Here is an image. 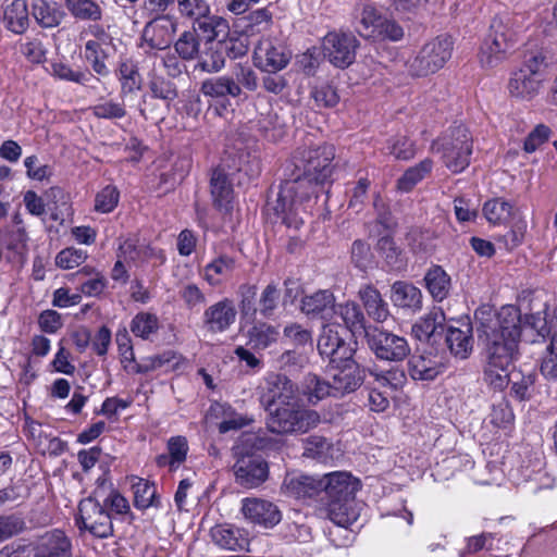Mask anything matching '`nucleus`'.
<instances>
[{
  "label": "nucleus",
  "mask_w": 557,
  "mask_h": 557,
  "mask_svg": "<svg viewBox=\"0 0 557 557\" xmlns=\"http://www.w3.org/2000/svg\"><path fill=\"white\" fill-rule=\"evenodd\" d=\"M335 148L329 144L297 150L296 168L302 173L285 181L275 205L276 213L288 228L298 231L315 203L318 186L327 183L333 174Z\"/></svg>",
  "instance_id": "f03ea898"
},
{
  "label": "nucleus",
  "mask_w": 557,
  "mask_h": 557,
  "mask_svg": "<svg viewBox=\"0 0 557 557\" xmlns=\"http://www.w3.org/2000/svg\"><path fill=\"white\" fill-rule=\"evenodd\" d=\"M454 49L449 36H437L425 42L419 51L409 59L407 66L411 76L424 77L440 71L450 59Z\"/></svg>",
  "instance_id": "39448f33"
},
{
  "label": "nucleus",
  "mask_w": 557,
  "mask_h": 557,
  "mask_svg": "<svg viewBox=\"0 0 557 557\" xmlns=\"http://www.w3.org/2000/svg\"><path fill=\"white\" fill-rule=\"evenodd\" d=\"M300 392L311 405H317L324 398L332 397L331 383L313 373L304 376Z\"/></svg>",
  "instance_id": "58836bf2"
},
{
  "label": "nucleus",
  "mask_w": 557,
  "mask_h": 557,
  "mask_svg": "<svg viewBox=\"0 0 557 557\" xmlns=\"http://www.w3.org/2000/svg\"><path fill=\"white\" fill-rule=\"evenodd\" d=\"M367 371L371 376H373L374 383H376L379 387H387L392 391L401 387L407 381L405 372L397 368H393L387 371H379L376 368H368Z\"/></svg>",
  "instance_id": "de8ad7c7"
},
{
  "label": "nucleus",
  "mask_w": 557,
  "mask_h": 557,
  "mask_svg": "<svg viewBox=\"0 0 557 557\" xmlns=\"http://www.w3.org/2000/svg\"><path fill=\"white\" fill-rule=\"evenodd\" d=\"M358 47V39L350 33L331 32L323 38L325 58L339 69L352 64Z\"/></svg>",
  "instance_id": "1a4fd4ad"
},
{
  "label": "nucleus",
  "mask_w": 557,
  "mask_h": 557,
  "mask_svg": "<svg viewBox=\"0 0 557 557\" xmlns=\"http://www.w3.org/2000/svg\"><path fill=\"white\" fill-rule=\"evenodd\" d=\"M234 82L238 84V87L248 91H255L258 88V76L255 70L247 64L237 63L233 67L231 75Z\"/></svg>",
  "instance_id": "5fc2aeb1"
},
{
  "label": "nucleus",
  "mask_w": 557,
  "mask_h": 557,
  "mask_svg": "<svg viewBox=\"0 0 557 557\" xmlns=\"http://www.w3.org/2000/svg\"><path fill=\"white\" fill-rule=\"evenodd\" d=\"M281 298V292L276 283H269L258 300V311L264 318H270L274 314Z\"/></svg>",
  "instance_id": "864d4df0"
},
{
  "label": "nucleus",
  "mask_w": 557,
  "mask_h": 557,
  "mask_svg": "<svg viewBox=\"0 0 557 557\" xmlns=\"http://www.w3.org/2000/svg\"><path fill=\"white\" fill-rule=\"evenodd\" d=\"M119 76L123 94L140 89L141 77L136 64L132 61L125 60L120 63Z\"/></svg>",
  "instance_id": "603ef678"
},
{
  "label": "nucleus",
  "mask_w": 557,
  "mask_h": 557,
  "mask_svg": "<svg viewBox=\"0 0 557 557\" xmlns=\"http://www.w3.org/2000/svg\"><path fill=\"white\" fill-rule=\"evenodd\" d=\"M51 74L59 79L73 82L81 85L88 84L92 78L90 73L73 71L70 65L63 62H53L51 64Z\"/></svg>",
  "instance_id": "13d9d810"
},
{
  "label": "nucleus",
  "mask_w": 557,
  "mask_h": 557,
  "mask_svg": "<svg viewBox=\"0 0 557 557\" xmlns=\"http://www.w3.org/2000/svg\"><path fill=\"white\" fill-rule=\"evenodd\" d=\"M91 110L95 116L106 120H119L126 115L125 106L112 99L95 104Z\"/></svg>",
  "instance_id": "680f3d73"
},
{
  "label": "nucleus",
  "mask_w": 557,
  "mask_h": 557,
  "mask_svg": "<svg viewBox=\"0 0 557 557\" xmlns=\"http://www.w3.org/2000/svg\"><path fill=\"white\" fill-rule=\"evenodd\" d=\"M32 15L44 28L59 26L65 16L57 2L47 0H34L32 3Z\"/></svg>",
  "instance_id": "e433bc0d"
},
{
  "label": "nucleus",
  "mask_w": 557,
  "mask_h": 557,
  "mask_svg": "<svg viewBox=\"0 0 557 557\" xmlns=\"http://www.w3.org/2000/svg\"><path fill=\"white\" fill-rule=\"evenodd\" d=\"M148 89L152 98L163 100L168 104L178 95L176 85L172 81L156 73L149 77Z\"/></svg>",
  "instance_id": "37998d69"
},
{
  "label": "nucleus",
  "mask_w": 557,
  "mask_h": 557,
  "mask_svg": "<svg viewBox=\"0 0 557 557\" xmlns=\"http://www.w3.org/2000/svg\"><path fill=\"white\" fill-rule=\"evenodd\" d=\"M160 324L156 314L150 312H138L131 321V332L141 339L148 341L152 335L157 334Z\"/></svg>",
  "instance_id": "79ce46f5"
},
{
  "label": "nucleus",
  "mask_w": 557,
  "mask_h": 557,
  "mask_svg": "<svg viewBox=\"0 0 557 557\" xmlns=\"http://www.w3.org/2000/svg\"><path fill=\"white\" fill-rule=\"evenodd\" d=\"M488 419L493 425L499 429H506L511 425L515 416L508 400L502 397L499 400L493 403Z\"/></svg>",
  "instance_id": "4d7b16f0"
},
{
  "label": "nucleus",
  "mask_w": 557,
  "mask_h": 557,
  "mask_svg": "<svg viewBox=\"0 0 557 557\" xmlns=\"http://www.w3.org/2000/svg\"><path fill=\"white\" fill-rule=\"evenodd\" d=\"M35 557H72V542L59 529L46 532L37 542Z\"/></svg>",
  "instance_id": "aec40b11"
},
{
  "label": "nucleus",
  "mask_w": 557,
  "mask_h": 557,
  "mask_svg": "<svg viewBox=\"0 0 557 557\" xmlns=\"http://www.w3.org/2000/svg\"><path fill=\"white\" fill-rule=\"evenodd\" d=\"M524 323L532 330L536 331L537 335L542 338L546 336L553 337L557 332V307L554 309L550 320H547L546 310L532 313L524 317Z\"/></svg>",
  "instance_id": "c03bdc74"
},
{
  "label": "nucleus",
  "mask_w": 557,
  "mask_h": 557,
  "mask_svg": "<svg viewBox=\"0 0 557 557\" xmlns=\"http://www.w3.org/2000/svg\"><path fill=\"white\" fill-rule=\"evenodd\" d=\"M242 510L247 519L264 528H273L282 520L277 506L264 499L246 498Z\"/></svg>",
  "instance_id": "a211bd4d"
},
{
  "label": "nucleus",
  "mask_w": 557,
  "mask_h": 557,
  "mask_svg": "<svg viewBox=\"0 0 557 557\" xmlns=\"http://www.w3.org/2000/svg\"><path fill=\"white\" fill-rule=\"evenodd\" d=\"M120 193L115 186L108 185L96 196L95 209L101 213H109L117 206Z\"/></svg>",
  "instance_id": "0e129e2a"
},
{
  "label": "nucleus",
  "mask_w": 557,
  "mask_h": 557,
  "mask_svg": "<svg viewBox=\"0 0 557 557\" xmlns=\"http://www.w3.org/2000/svg\"><path fill=\"white\" fill-rule=\"evenodd\" d=\"M433 162L424 159L419 164L408 169L398 180L397 187L401 191H410L432 170Z\"/></svg>",
  "instance_id": "09e8293b"
},
{
  "label": "nucleus",
  "mask_w": 557,
  "mask_h": 557,
  "mask_svg": "<svg viewBox=\"0 0 557 557\" xmlns=\"http://www.w3.org/2000/svg\"><path fill=\"white\" fill-rule=\"evenodd\" d=\"M200 92L207 98L221 101L220 108H216L220 115L222 111L227 110L230 106L226 99L227 96L232 98L242 97V88L238 87V84L234 82L230 75L206 78L200 85Z\"/></svg>",
  "instance_id": "2eb2a0df"
},
{
  "label": "nucleus",
  "mask_w": 557,
  "mask_h": 557,
  "mask_svg": "<svg viewBox=\"0 0 557 557\" xmlns=\"http://www.w3.org/2000/svg\"><path fill=\"white\" fill-rule=\"evenodd\" d=\"M321 481V497L326 504L333 500H343L355 497L359 488V481L356 480L350 473L345 471H335L323 476Z\"/></svg>",
  "instance_id": "ddd939ff"
},
{
  "label": "nucleus",
  "mask_w": 557,
  "mask_h": 557,
  "mask_svg": "<svg viewBox=\"0 0 557 557\" xmlns=\"http://www.w3.org/2000/svg\"><path fill=\"white\" fill-rule=\"evenodd\" d=\"M446 343L450 352L460 359H466L472 351V329L470 324L462 327L449 326L446 335Z\"/></svg>",
  "instance_id": "473e14b6"
},
{
  "label": "nucleus",
  "mask_w": 557,
  "mask_h": 557,
  "mask_svg": "<svg viewBox=\"0 0 557 557\" xmlns=\"http://www.w3.org/2000/svg\"><path fill=\"white\" fill-rule=\"evenodd\" d=\"M75 523L81 531H86L95 537L107 539L113 534L111 513L101 500L84 498L78 504Z\"/></svg>",
  "instance_id": "0eeeda50"
},
{
  "label": "nucleus",
  "mask_w": 557,
  "mask_h": 557,
  "mask_svg": "<svg viewBox=\"0 0 557 557\" xmlns=\"http://www.w3.org/2000/svg\"><path fill=\"white\" fill-rule=\"evenodd\" d=\"M339 325L325 324L318 338V350L322 358L329 359L331 366L349 362L354 348L338 333Z\"/></svg>",
  "instance_id": "9b49d317"
},
{
  "label": "nucleus",
  "mask_w": 557,
  "mask_h": 557,
  "mask_svg": "<svg viewBox=\"0 0 557 557\" xmlns=\"http://www.w3.org/2000/svg\"><path fill=\"white\" fill-rule=\"evenodd\" d=\"M70 280L76 282L81 294L88 297L99 296L107 285L104 277L91 267H84L72 273Z\"/></svg>",
  "instance_id": "2f4dec72"
},
{
  "label": "nucleus",
  "mask_w": 557,
  "mask_h": 557,
  "mask_svg": "<svg viewBox=\"0 0 557 557\" xmlns=\"http://www.w3.org/2000/svg\"><path fill=\"white\" fill-rule=\"evenodd\" d=\"M541 373L550 381L557 380V332L550 338L549 345L546 347V354L541 362Z\"/></svg>",
  "instance_id": "052dcab7"
},
{
  "label": "nucleus",
  "mask_w": 557,
  "mask_h": 557,
  "mask_svg": "<svg viewBox=\"0 0 557 557\" xmlns=\"http://www.w3.org/2000/svg\"><path fill=\"white\" fill-rule=\"evenodd\" d=\"M483 212L490 223L504 224L512 215V205L503 198H494L484 203Z\"/></svg>",
  "instance_id": "49530a36"
},
{
  "label": "nucleus",
  "mask_w": 557,
  "mask_h": 557,
  "mask_svg": "<svg viewBox=\"0 0 557 557\" xmlns=\"http://www.w3.org/2000/svg\"><path fill=\"white\" fill-rule=\"evenodd\" d=\"M445 320L443 310L433 308L412 325V335L420 342H426L432 335L444 330Z\"/></svg>",
  "instance_id": "c9c22d12"
},
{
  "label": "nucleus",
  "mask_w": 557,
  "mask_h": 557,
  "mask_svg": "<svg viewBox=\"0 0 557 557\" xmlns=\"http://www.w3.org/2000/svg\"><path fill=\"white\" fill-rule=\"evenodd\" d=\"M282 491L287 496L306 499L321 495L320 476L306 474H286L282 484Z\"/></svg>",
  "instance_id": "412c9836"
},
{
  "label": "nucleus",
  "mask_w": 557,
  "mask_h": 557,
  "mask_svg": "<svg viewBox=\"0 0 557 557\" xmlns=\"http://www.w3.org/2000/svg\"><path fill=\"white\" fill-rule=\"evenodd\" d=\"M177 30V22L169 15H160L149 21L143 28L140 47L149 50H165L173 41Z\"/></svg>",
  "instance_id": "9d476101"
},
{
  "label": "nucleus",
  "mask_w": 557,
  "mask_h": 557,
  "mask_svg": "<svg viewBox=\"0 0 557 557\" xmlns=\"http://www.w3.org/2000/svg\"><path fill=\"white\" fill-rule=\"evenodd\" d=\"M236 269V259L222 253L207 263L202 270V278L211 286L218 287L228 281Z\"/></svg>",
  "instance_id": "4be33fe9"
},
{
  "label": "nucleus",
  "mask_w": 557,
  "mask_h": 557,
  "mask_svg": "<svg viewBox=\"0 0 557 557\" xmlns=\"http://www.w3.org/2000/svg\"><path fill=\"white\" fill-rule=\"evenodd\" d=\"M290 54L280 42L271 39H261L253 50L255 65L263 72L277 73L285 69Z\"/></svg>",
  "instance_id": "f8f14e48"
},
{
  "label": "nucleus",
  "mask_w": 557,
  "mask_h": 557,
  "mask_svg": "<svg viewBox=\"0 0 557 557\" xmlns=\"http://www.w3.org/2000/svg\"><path fill=\"white\" fill-rule=\"evenodd\" d=\"M237 310L230 298H223L209 307L202 314L203 327L212 334L227 331L236 321Z\"/></svg>",
  "instance_id": "4468645a"
},
{
  "label": "nucleus",
  "mask_w": 557,
  "mask_h": 557,
  "mask_svg": "<svg viewBox=\"0 0 557 557\" xmlns=\"http://www.w3.org/2000/svg\"><path fill=\"white\" fill-rule=\"evenodd\" d=\"M300 310L312 319L330 320L335 314V297L329 289H321L301 299Z\"/></svg>",
  "instance_id": "6ab92c4d"
},
{
  "label": "nucleus",
  "mask_w": 557,
  "mask_h": 557,
  "mask_svg": "<svg viewBox=\"0 0 557 557\" xmlns=\"http://www.w3.org/2000/svg\"><path fill=\"white\" fill-rule=\"evenodd\" d=\"M236 482L247 488L257 487L268 479V463L260 456H245L234 465Z\"/></svg>",
  "instance_id": "dca6fc26"
},
{
  "label": "nucleus",
  "mask_w": 557,
  "mask_h": 557,
  "mask_svg": "<svg viewBox=\"0 0 557 557\" xmlns=\"http://www.w3.org/2000/svg\"><path fill=\"white\" fill-rule=\"evenodd\" d=\"M299 387L285 374L269 373L258 387L259 401L264 410L292 405L298 400Z\"/></svg>",
  "instance_id": "423d86ee"
},
{
  "label": "nucleus",
  "mask_w": 557,
  "mask_h": 557,
  "mask_svg": "<svg viewBox=\"0 0 557 557\" xmlns=\"http://www.w3.org/2000/svg\"><path fill=\"white\" fill-rule=\"evenodd\" d=\"M366 335L370 349L381 360L403 361L410 354V347L405 337L384 329L369 327Z\"/></svg>",
  "instance_id": "6e6552de"
},
{
  "label": "nucleus",
  "mask_w": 557,
  "mask_h": 557,
  "mask_svg": "<svg viewBox=\"0 0 557 557\" xmlns=\"http://www.w3.org/2000/svg\"><path fill=\"white\" fill-rule=\"evenodd\" d=\"M542 83L543 77L528 75L518 70L509 79L508 90L512 97L530 100L539 94Z\"/></svg>",
  "instance_id": "c85d7f7f"
},
{
  "label": "nucleus",
  "mask_w": 557,
  "mask_h": 557,
  "mask_svg": "<svg viewBox=\"0 0 557 557\" xmlns=\"http://www.w3.org/2000/svg\"><path fill=\"white\" fill-rule=\"evenodd\" d=\"M211 195L213 203L219 210L230 211L232 209L233 188L222 170H214L211 176Z\"/></svg>",
  "instance_id": "4c0bfd02"
},
{
  "label": "nucleus",
  "mask_w": 557,
  "mask_h": 557,
  "mask_svg": "<svg viewBox=\"0 0 557 557\" xmlns=\"http://www.w3.org/2000/svg\"><path fill=\"white\" fill-rule=\"evenodd\" d=\"M335 313L339 314L349 331L357 332L364 329V315L356 302L338 305Z\"/></svg>",
  "instance_id": "8fccbe9b"
},
{
  "label": "nucleus",
  "mask_w": 557,
  "mask_h": 557,
  "mask_svg": "<svg viewBox=\"0 0 557 557\" xmlns=\"http://www.w3.org/2000/svg\"><path fill=\"white\" fill-rule=\"evenodd\" d=\"M265 412L267 429L277 435L305 434L321 421V417L315 410L306 408L298 400L292 405L265 410Z\"/></svg>",
  "instance_id": "7ed1b4c3"
},
{
  "label": "nucleus",
  "mask_w": 557,
  "mask_h": 557,
  "mask_svg": "<svg viewBox=\"0 0 557 557\" xmlns=\"http://www.w3.org/2000/svg\"><path fill=\"white\" fill-rule=\"evenodd\" d=\"M519 322V312L509 307L504 308L491 324L483 325V380L495 391L505 389L511 382V394L525 400L531 397L535 375L512 372L521 334Z\"/></svg>",
  "instance_id": "f257e3e1"
},
{
  "label": "nucleus",
  "mask_w": 557,
  "mask_h": 557,
  "mask_svg": "<svg viewBox=\"0 0 557 557\" xmlns=\"http://www.w3.org/2000/svg\"><path fill=\"white\" fill-rule=\"evenodd\" d=\"M176 2L180 14L195 22L210 13V5L206 0H176Z\"/></svg>",
  "instance_id": "e2e57ef3"
},
{
  "label": "nucleus",
  "mask_w": 557,
  "mask_h": 557,
  "mask_svg": "<svg viewBox=\"0 0 557 557\" xmlns=\"http://www.w3.org/2000/svg\"><path fill=\"white\" fill-rule=\"evenodd\" d=\"M304 456L327 465L338 459L341 453L327 438L311 435L304 441Z\"/></svg>",
  "instance_id": "bb28decb"
},
{
  "label": "nucleus",
  "mask_w": 557,
  "mask_h": 557,
  "mask_svg": "<svg viewBox=\"0 0 557 557\" xmlns=\"http://www.w3.org/2000/svg\"><path fill=\"white\" fill-rule=\"evenodd\" d=\"M329 519L336 525L348 528L354 524L360 516V505L355 497L333 500L326 504Z\"/></svg>",
  "instance_id": "a878e982"
},
{
  "label": "nucleus",
  "mask_w": 557,
  "mask_h": 557,
  "mask_svg": "<svg viewBox=\"0 0 557 557\" xmlns=\"http://www.w3.org/2000/svg\"><path fill=\"white\" fill-rule=\"evenodd\" d=\"M225 60L223 41L205 44L203 50L199 53L196 69L209 74L218 73L225 66Z\"/></svg>",
  "instance_id": "f704fd0d"
},
{
  "label": "nucleus",
  "mask_w": 557,
  "mask_h": 557,
  "mask_svg": "<svg viewBox=\"0 0 557 557\" xmlns=\"http://www.w3.org/2000/svg\"><path fill=\"white\" fill-rule=\"evenodd\" d=\"M425 287L436 301L444 300L450 290V277L440 265L428 270L424 276Z\"/></svg>",
  "instance_id": "ea45409f"
},
{
  "label": "nucleus",
  "mask_w": 557,
  "mask_h": 557,
  "mask_svg": "<svg viewBox=\"0 0 557 557\" xmlns=\"http://www.w3.org/2000/svg\"><path fill=\"white\" fill-rule=\"evenodd\" d=\"M359 298L368 315L376 322H384L389 317L388 304L383 299L381 293L372 285L360 287Z\"/></svg>",
  "instance_id": "cd10ccee"
},
{
  "label": "nucleus",
  "mask_w": 557,
  "mask_h": 557,
  "mask_svg": "<svg viewBox=\"0 0 557 557\" xmlns=\"http://www.w3.org/2000/svg\"><path fill=\"white\" fill-rule=\"evenodd\" d=\"M432 149L442 154L443 162L450 172L461 173L470 164L472 136L466 126L457 125L435 140Z\"/></svg>",
  "instance_id": "20e7f679"
},
{
  "label": "nucleus",
  "mask_w": 557,
  "mask_h": 557,
  "mask_svg": "<svg viewBox=\"0 0 557 557\" xmlns=\"http://www.w3.org/2000/svg\"><path fill=\"white\" fill-rule=\"evenodd\" d=\"M25 528V521L18 515L0 516V543L20 534Z\"/></svg>",
  "instance_id": "69168bd1"
},
{
  "label": "nucleus",
  "mask_w": 557,
  "mask_h": 557,
  "mask_svg": "<svg viewBox=\"0 0 557 557\" xmlns=\"http://www.w3.org/2000/svg\"><path fill=\"white\" fill-rule=\"evenodd\" d=\"M195 33L198 30L205 38V44L213 41H223L227 37L230 26L225 18L207 13L198 21L194 22Z\"/></svg>",
  "instance_id": "c756f323"
},
{
  "label": "nucleus",
  "mask_w": 557,
  "mask_h": 557,
  "mask_svg": "<svg viewBox=\"0 0 557 557\" xmlns=\"http://www.w3.org/2000/svg\"><path fill=\"white\" fill-rule=\"evenodd\" d=\"M408 371L413 380L432 381L444 371V366L436 355H413L408 361Z\"/></svg>",
  "instance_id": "5701e85b"
},
{
  "label": "nucleus",
  "mask_w": 557,
  "mask_h": 557,
  "mask_svg": "<svg viewBox=\"0 0 557 557\" xmlns=\"http://www.w3.org/2000/svg\"><path fill=\"white\" fill-rule=\"evenodd\" d=\"M247 346L255 351L265 350L277 343L280 330L264 321H255L247 330Z\"/></svg>",
  "instance_id": "393cba45"
},
{
  "label": "nucleus",
  "mask_w": 557,
  "mask_h": 557,
  "mask_svg": "<svg viewBox=\"0 0 557 557\" xmlns=\"http://www.w3.org/2000/svg\"><path fill=\"white\" fill-rule=\"evenodd\" d=\"M338 370L332 375L331 389L332 397H342L345 394L355 392L363 382V375L358 364L349 359V362H341L332 366Z\"/></svg>",
  "instance_id": "f3484780"
},
{
  "label": "nucleus",
  "mask_w": 557,
  "mask_h": 557,
  "mask_svg": "<svg viewBox=\"0 0 557 557\" xmlns=\"http://www.w3.org/2000/svg\"><path fill=\"white\" fill-rule=\"evenodd\" d=\"M385 149L397 160H409L416 154L413 143L406 136H395L388 139Z\"/></svg>",
  "instance_id": "6e6d98bb"
},
{
  "label": "nucleus",
  "mask_w": 557,
  "mask_h": 557,
  "mask_svg": "<svg viewBox=\"0 0 557 557\" xmlns=\"http://www.w3.org/2000/svg\"><path fill=\"white\" fill-rule=\"evenodd\" d=\"M5 27L16 34H24L29 26V12L26 0H7L3 4Z\"/></svg>",
  "instance_id": "b1692460"
},
{
  "label": "nucleus",
  "mask_w": 557,
  "mask_h": 557,
  "mask_svg": "<svg viewBox=\"0 0 557 557\" xmlns=\"http://www.w3.org/2000/svg\"><path fill=\"white\" fill-rule=\"evenodd\" d=\"M134 490V506L137 509L144 510L151 506H158L157 502V487L154 484L140 479L137 483L133 484Z\"/></svg>",
  "instance_id": "3c124183"
},
{
  "label": "nucleus",
  "mask_w": 557,
  "mask_h": 557,
  "mask_svg": "<svg viewBox=\"0 0 557 557\" xmlns=\"http://www.w3.org/2000/svg\"><path fill=\"white\" fill-rule=\"evenodd\" d=\"M180 298L187 309H194L206 304V295L195 283H187L178 290Z\"/></svg>",
  "instance_id": "338daca9"
},
{
  "label": "nucleus",
  "mask_w": 557,
  "mask_h": 557,
  "mask_svg": "<svg viewBox=\"0 0 557 557\" xmlns=\"http://www.w3.org/2000/svg\"><path fill=\"white\" fill-rule=\"evenodd\" d=\"M381 20L382 16L377 14L373 7L366 5L361 13L360 27L358 28V33L364 38L375 39Z\"/></svg>",
  "instance_id": "bf43d9fd"
},
{
  "label": "nucleus",
  "mask_w": 557,
  "mask_h": 557,
  "mask_svg": "<svg viewBox=\"0 0 557 557\" xmlns=\"http://www.w3.org/2000/svg\"><path fill=\"white\" fill-rule=\"evenodd\" d=\"M69 13L76 20L99 22L103 11L95 0H64Z\"/></svg>",
  "instance_id": "a19ab883"
},
{
  "label": "nucleus",
  "mask_w": 557,
  "mask_h": 557,
  "mask_svg": "<svg viewBox=\"0 0 557 557\" xmlns=\"http://www.w3.org/2000/svg\"><path fill=\"white\" fill-rule=\"evenodd\" d=\"M391 300L396 307L416 311L421 309L422 294L411 283L397 281L392 285Z\"/></svg>",
  "instance_id": "72a5a7b5"
},
{
  "label": "nucleus",
  "mask_w": 557,
  "mask_h": 557,
  "mask_svg": "<svg viewBox=\"0 0 557 557\" xmlns=\"http://www.w3.org/2000/svg\"><path fill=\"white\" fill-rule=\"evenodd\" d=\"M174 49L182 60L190 61L199 57L200 41L195 30L183 32L174 42Z\"/></svg>",
  "instance_id": "a18cd8bd"
},
{
  "label": "nucleus",
  "mask_w": 557,
  "mask_h": 557,
  "mask_svg": "<svg viewBox=\"0 0 557 557\" xmlns=\"http://www.w3.org/2000/svg\"><path fill=\"white\" fill-rule=\"evenodd\" d=\"M87 259V252L73 247L61 250L55 257V264L61 269H73Z\"/></svg>",
  "instance_id": "774afa93"
},
{
  "label": "nucleus",
  "mask_w": 557,
  "mask_h": 557,
  "mask_svg": "<svg viewBox=\"0 0 557 557\" xmlns=\"http://www.w3.org/2000/svg\"><path fill=\"white\" fill-rule=\"evenodd\" d=\"M510 48L504 34H491L483 42L480 51V62L484 67L497 65Z\"/></svg>",
  "instance_id": "7c9ffc66"
}]
</instances>
